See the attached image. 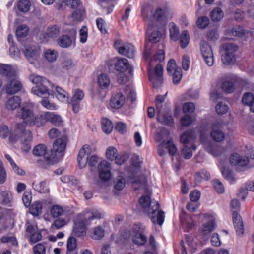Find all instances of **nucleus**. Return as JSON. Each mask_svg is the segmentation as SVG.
<instances>
[{
  "label": "nucleus",
  "mask_w": 254,
  "mask_h": 254,
  "mask_svg": "<svg viewBox=\"0 0 254 254\" xmlns=\"http://www.w3.org/2000/svg\"><path fill=\"white\" fill-rule=\"evenodd\" d=\"M14 132L11 133L9 137L10 143L17 142L19 138H21L22 144V150L24 152H28L31 149V142L32 135L30 131L25 129L24 123H17Z\"/></svg>",
  "instance_id": "f257e3e1"
},
{
  "label": "nucleus",
  "mask_w": 254,
  "mask_h": 254,
  "mask_svg": "<svg viewBox=\"0 0 254 254\" xmlns=\"http://www.w3.org/2000/svg\"><path fill=\"white\" fill-rule=\"evenodd\" d=\"M101 218V213L96 210L87 211L84 214V218L74 224L72 234L76 237H82L86 235V226L90 224L91 220Z\"/></svg>",
  "instance_id": "f03ea898"
},
{
  "label": "nucleus",
  "mask_w": 254,
  "mask_h": 254,
  "mask_svg": "<svg viewBox=\"0 0 254 254\" xmlns=\"http://www.w3.org/2000/svg\"><path fill=\"white\" fill-rule=\"evenodd\" d=\"M2 74L7 76L9 80L5 87L6 92L8 94L13 95L21 90L22 85L17 79L15 71L12 70L11 66H4Z\"/></svg>",
  "instance_id": "7ed1b4c3"
},
{
  "label": "nucleus",
  "mask_w": 254,
  "mask_h": 254,
  "mask_svg": "<svg viewBox=\"0 0 254 254\" xmlns=\"http://www.w3.org/2000/svg\"><path fill=\"white\" fill-rule=\"evenodd\" d=\"M92 150L91 146L84 145L79 151L77 157V161L79 167L84 168L88 163L90 166H94L99 161V158L96 155H91Z\"/></svg>",
  "instance_id": "20e7f679"
},
{
  "label": "nucleus",
  "mask_w": 254,
  "mask_h": 254,
  "mask_svg": "<svg viewBox=\"0 0 254 254\" xmlns=\"http://www.w3.org/2000/svg\"><path fill=\"white\" fill-rule=\"evenodd\" d=\"M29 79L33 84H36L31 90L34 94L40 97L50 95L48 87L50 86L51 83L48 79L35 74L30 75Z\"/></svg>",
  "instance_id": "39448f33"
},
{
  "label": "nucleus",
  "mask_w": 254,
  "mask_h": 254,
  "mask_svg": "<svg viewBox=\"0 0 254 254\" xmlns=\"http://www.w3.org/2000/svg\"><path fill=\"white\" fill-rule=\"evenodd\" d=\"M147 34L148 41L145 44L144 51V57L145 58H148L151 54V49L153 46L152 43H156L159 42L162 37V34L159 30L154 29V26L150 24L147 29Z\"/></svg>",
  "instance_id": "423d86ee"
},
{
  "label": "nucleus",
  "mask_w": 254,
  "mask_h": 254,
  "mask_svg": "<svg viewBox=\"0 0 254 254\" xmlns=\"http://www.w3.org/2000/svg\"><path fill=\"white\" fill-rule=\"evenodd\" d=\"M18 116L24 120V122L22 123L25 124V127L26 124L35 125L37 127L42 125V123L39 122L40 121V117H36L33 111L27 107H23L20 109L18 112Z\"/></svg>",
  "instance_id": "0eeeda50"
},
{
  "label": "nucleus",
  "mask_w": 254,
  "mask_h": 254,
  "mask_svg": "<svg viewBox=\"0 0 254 254\" xmlns=\"http://www.w3.org/2000/svg\"><path fill=\"white\" fill-rule=\"evenodd\" d=\"M163 66L159 63L156 65L154 71L148 68V74L149 80L152 83L154 88H158L163 84Z\"/></svg>",
  "instance_id": "6e6552de"
},
{
  "label": "nucleus",
  "mask_w": 254,
  "mask_h": 254,
  "mask_svg": "<svg viewBox=\"0 0 254 254\" xmlns=\"http://www.w3.org/2000/svg\"><path fill=\"white\" fill-rule=\"evenodd\" d=\"M159 206L158 202L155 203L145 213L148 215L153 223L157 224L161 226L164 222L165 215L164 212L159 209Z\"/></svg>",
  "instance_id": "1a4fd4ad"
},
{
  "label": "nucleus",
  "mask_w": 254,
  "mask_h": 254,
  "mask_svg": "<svg viewBox=\"0 0 254 254\" xmlns=\"http://www.w3.org/2000/svg\"><path fill=\"white\" fill-rule=\"evenodd\" d=\"M132 241L137 245H143L147 241L146 237L143 234L144 227L141 224H134L132 229Z\"/></svg>",
  "instance_id": "9d476101"
},
{
  "label": "nucleus",
  "mask_w": 254,
  "mask_h": 254,
  "mask_svg": "<svg viewBox=\"0 0 254 254\" xmlns=\"http://www.w3.org/2000/svg\"><path fill=\"white\" fill-rule=\"evenodd\" d=\"M200 50L207 65L209 66H212L213 64L214 59L211 46L207 42L203 41L200 43Z\"/></svg>",
  "instance_id": "9b49d317"
},
{
  "label": "nucleus",
  "mask_w": 254,
  "mask_h": 254,
  "mask_svg": "<svg viewBox=\"0 0 254 254\" xmlns=\"http://www.w3.org/2000/svg\"><path fill=\"white\" fill-rule=\"evenodd\" d=\"M99 177L102 181L106 182L111 178V164L107 161H101L98 166Z\"/></svg>",
  "instance_id": "f8f14e48"
},
{
  "label": "nucleus",
  "mask_w": 254,
  "mask_h": 254,
  "mask_svg": "<svg viewBox=\"0 0 254 254\" xmlns=\"http://www.w3.org/2000/svg\"><path fill=\"white\" fill-rule=\"evenodd\" d=\"M47 148L45 145L43 144H39L35 146L33 150V153L36 156H43L44 160L48 163H50L53 161L54 159L56 157V154H51L49 155L47 153Z\"/></svg>",
  "instance_id": "ddd939ff"
},
{
  "label": "nucleus",
  "mask_w": 254,
  "mask_h": 254,
  "mask_svg": "<svg viewBox=\"0 0 254 254\" xmlns=\"http://www.w3.org/2000/svg\"><path fill=\"white\" fill-rule=\"evenodd\" d=\"M195 138V135L192 130H187L180 136V142L184 145L191 146L193 150H195L196 146L194 143Z\"/></svg>",
  "instance_id": "4468645a"
},
{
  "label": "nucleus",
  "mask_w": 254,
  "mask_h": 254,
  "mask_svg": "<svg viewBox=\"0 0 254 254\" xmlns=\"http://www.w3.org/2000/svg\"><path fill=\"white\" fill-rule=\"evenodd\" d=\"M248 157L254 159V150L252 151V154ZM230 162L232 165L241 167L247 164L248 159V157H242L237 153H234L230 157Z\"/></svg>",
  "instance_id": "2eb2a0df"
},
{
  "label": "nucleus",
  "mask_w": 254,
  "mask_h": 254,
  "mask_svg": "<svg viewBox=\"0 0 254 254\" xmlns=\"http://www.w3.org/2000/svg\"><path fill=\"white\" fill-rule=\"evenodd\" d=\"M76 32L74 29L72 32L71 37L67 35H62L58 39L59 45L64 48L70 47L73 43L75 45Z\"/></svg>",
  "instance_id": "dca6fc26"
},
{
  "label": "nucleus",
  "mask_w": 254,
  "mask_h": 254,
  "mask_svg": "<svg viewBox=\"0 0 254 254\" xmlns=\"http://www.w3.org/2000/svg\"><path fill=\"white\" fill-rule=\"evenodd\" d=\"M222 125L219 122H216L212 125L211 137L216 142H221L225 138L224 133L221 130Z\"/></svg>",
  "instance_id": "f3484780"
},
{
  "label": "nucleus",
  "mask_w": 254,
  "mask_h": 254,
  "mask_svg": "<svg viewBox=\"0 0 254 254\" xmlns=\"http://www.w3.org/2000/svg\"><path fill=\"white\" fill-rule=\"evenodd\" d=\"M67 141V136L66 135H63L61 138H59L56 139L53 143V149H51V153L54 155L56 153H62L63 152L66 147V143ZM55 158H58L56 155Z\"/></svg>",
  "instance_id": "a211bd4d"
},
{
  "label": "nucleus",
  "mask_w": 254,
  "mask_h": 254,
  "mask_svg": "<svg viewBox=\"0 0 254 254\" xmlns=\"http://www.w3.org/2000/svg\"><path fill=\"white\" fill-rule=\"evenodd\" d=\"M40 120H44L47 122H49L55 126H60L63 124V120L61 117L53 112H47L41 116Z\"/></svg>",
  "instance_id": "6ab92c4d"
},
{
  "label": "nucleus",
  "mask_w": 254,
  "mask_h": 254,
  "mask_svg": "<svg viewBox=\"0 0 254 254\" xmlns=\"http://www.w3.org/2000/svg\"><path fill=\"white\" fill-rule=\"evenodd\" d=\"M232 219L237 234L242 235L244 231L243 223L241 217L236 211H233Z\"/></svg>",
  "instance_id": "aec40b11"
},
{
  "label": "nucleus",
  "mask_w": 254,
  "mask_h": 254,
  "mask_svg": "<svg viewBox=\"0 0 254 254\" xmlns=\"http://www.w3.org/2000/svg\"><path fill=\"white\" fill-rule=\"evenodd\" d=\"M125 98L121 93L113 94L110 99V104L112 108L120 109L125 103Z\"/></svg>",
  "instance_id": "412c9836"
},
{
  "label": "nucleus",
  "mask_w": 254,
  "mask_h": 254,
  "mask_svg": "<svg viewBox=\"0 0 254 254\" xmlns=\"http://www.w3.org/2000/svg\"><path fill=\"white\" fill-rule=\"evenodd\" d=\"M115 66L116 69L117 71H120V72H125L128 70L129 73L131 74L133 72V68L130 67L128 60L125 58L119 59L116 62Z\"/></svg>",
  "instance_id": "4be33fe9"
},
{
  "label": "nucleus",
  "mask_w": 254,
  "mask_h": 254,
  "mask_svg": "<svg viewBox=\"0 0 254 254\" xmlns=\"http://www.w3.org/2000/svg\"><path fill=\"white\" fill-rule=\"evenodd\" d=\"M231 33L234 36L241 38H248L252 36V32L250 31H245L243 28L239 25L234 26L231 30Z\"/></svg>",
  "instance_id": "5701e85b"
},
{
  "label": "nucleus",
  "mask_w": 254,
  "mask_h": 254,
  "mask_svg": "<svg viewBox=\"0 0 254 254\" xmlns=\"http://www.w3.org/2000/svg\"><path fill=\"white\" fill-rule=\"evenodd\" d=\"M120 54L123 55L129 58L134 57V46L130 43H124L123 48H120Z\"/></svg>",
  "instance_id": "b1692460"
},
{
  "label": "nucleus",
  "mask_w": 254,
  "mask_h": 254,
  "mask_svg": "<svg viewBox=\"0 0 254 254\" xmlns=\"http://www.w3.org/2000/svg\"><path fill=\"white\" fill-rule=\"evenodd\" d=\"M139 203L143 209L144 213L149 211L151 208L152 205H154L155 203H158V202L151 201L150 197L146 195L142 196L139 200Z\"/></svg>",
  "instance_id": "393cba45"
},
{
  "label": "nucleus",
  "mask_w": 254,
  "mask_h": 254,
  "mask_svg": "<svg viewBox=\"0 0 254 254\" xmlns=\"http://www.w3.org/2000/svg\"><path fill=\"white\" fill-rule=\"evenodd\" d=\"M24 53L30 63L32 64L35 63L38 56V53L34 47H27L24 51Z\"/></svg>",
  "instance_id": "a878e982"
},
{
  "label": "nucleus",
  "mask_w": 254,
  "mask_h": 254,
  "mask_svg": "<svg viewBox=\"0 0 254 254\" xmlns=\"http://www.w3.org/2000/svg\"><path fill=\"white\" fill-rule=\"evenodd\" d=\"M21 103V99L18 96H14L8 99L5 107L9 110H13L18 107Z\"/></svg>",
  "instance_id": "bb28decb"
},
{
  "label": "nucleus",
  "mask_w": 254,
  "mask_h": 254,
  "mask_svg": "<svg viewBox=\"0 0 254 254\" xmlns=\"http://www.w3.org/2000/svg\"><path fill=\"white\" fill-rule=\"evenodd\" d=\"M169 13L167 9L157 8L153 14V16L157 21H163L167 18Z\"/></svg>",
  "instance_id": "cd10ccee"
},
{
  "label": "nucleus",
  "mask_w": 254,
  "mask_h": 254,
  "mask_svg": "<svg viewBox=\"0 0 254 254\" xmlns=\"http://www.w3.org/2000/svg\"><path fill=\"white\" fill-rule=\"evenodd\" d=\"M105 230L101 226H98L93 228L91 237L94 240H100L104 237Z\"/></svg>",
  "instance_id": "c85d7f7f"
},
{
  "label": "nucleus",
  "mask_w": 254,
  "mask_h": 254,
  "mask_svg": "<svg viewBox=\"0 0 254 254\" xmlns=\"http://www.w3.org/2000/svg\"><path fill=\"white\" fill-rule=\"evenodd\" d=\"M169 27L171 39L174 41H177L179 39L180 35L178 27L174 22L169 23Z\"/></svg>",
  "instance_id": "c756f323"
},
{
  "label": "nucleus",
  "mask_w": 254,
  "mask_h": 254,
  "mask_svg": "<svg viewBox=\"0 0 254 254\" xmlns=\"http://www.w3.org/2000/svg\"><path fill=\"white\" fill-rule=\"evenodd\" d=\"M205 147L208 152L215 157L219 156L224 150L223 148L212 145L210 143L206 144Z\"/></svg>",
  "instance_id": "7c9ffc66"
},
{
  "label": "nucleus",
  "mask_w": 254,
  "mask_h": 254,
  "mask_svg": "<svg viewBox=\"0 0 254 254\" xmlns=\"http://www.w3.org/2000/svg\"><path fill=\"white\" fill-rule=\"evenodd\" d=\"M60 34V27L57 25H53L48 28L45 33L43 34L44 38L46 39L45 36L50 38H56Z\"/></svg>",
  "instance_id": "2f4dec72"
},
{
  "label": "nucleus",
  "mask_w": 254,
  "mask_h": 254,
  "mask_svg": "<svg viewBox=\"0 0 254 254\" xmlns=\"http://www.w3.org/2000/svg\"><path fill=\"white\" fill-rule=\"evenodd\" d=\"M50 86L55 89L56 96L59 100L64 101L66 98H68V94L62 88L52 84H51Z\"/></svg>",
  "instance_id": "473e14b6"
},
{
  "label": "nucleus",
  "mask_w": 254,
  "mask_h": 254,
  "mask_svg": "<svg viewBox=\"0 0 254 254\" xmlns=\"http://www.w3.org/2000/svg\"><path fill=\"white\" fill-rule=\"evenodd\" d=\"M102 128L106 134L110 133L113 128L112 122L107 118H102L101 120Z\"/></svg>",
  "instance_id": "72a5a7b5"
},
{
  "label": "nucleus",
  "mask_w": 254,
  "mask_h": 254,
  "mask_svg": "<svg viewBox=\"0 0 254 254\" xmlns=\"http://www.w3.org/2000/svg\"><path fill=\"white\" fill-rule=\"evenodd\" d=\"M210 16L213 21H220L224 16L223 11L220 8L217 7L211 11Z\"/></svg>",
  "instance_id": "f704fd0d"
},
{
  "label": "nucleus",
  "mask_w": 254,
  "mask_h": 254,
  "mask_svg": "<svg viewBox=\"0 0 254 254\" xmlns=\"http://www.w3.org/2000/svg\"><path fill=\"white\" fill-rule=\"evenodd\" d=\"M157 120L161 124L169 126H172L174 124L172 117L168 114L163 113L160 116L157 117Z\"/></svg>",
  "instance_id": "c9c22d12"
},
{
  "label": "nucleus",
  "mask_w": 254,
  "mask_h": 254,
  "mask_svg": "<svg viewBox=\"0 0 254 254\" xmlns=\"http://www.w3.org/2000/svg\"><path fill=\"white\" fill-rule=\"evenodd\" d=\"M33 188L40 193H46L49 191V189L46 186V182L41 181L39 182H34L32 184Z\"/></svg>",
  "instance_id": "e433bc0d"
},
{
  "label": "nucleus",
  "mask_w": 254,
  "mask_h": 254,
  "mask_svg": "<svg viewBox=\"0 0 254 254\" xmlns=\"http://www.w3.org/2000/svg\"><path fill=\"white\" fill-rule=\"evenodd\" d=\"M84 13V9L82 7L80 6L78 8L74 11L71 15V17L73 21H81L83 19Z\"/></svg>",
  "instance_id": "4c0bfd02"
},
{
  "label": "nucleus",
  "mask_w": 254,
  "mask_h": 254,
  "mask_svg": "<svg viewBox=\"0 0 254 254\" xmlns=\"http://www.w3.org/2000/svg\"><path fill=\"white\" fill-rule=\"evenodd\" d=\"M153 10V7L149 4H145L143 5L141 13L144 19L148 20L152 15Z\"/></svg>",
  "instance_id": "58836bf2"
},
{
  "label": "nucleus",
  "mask_w": 254,
  "mask_h": 254,
  "mask_svg": "<svg viewBox=\"0 0 254 254\" xmlns=\"http://www.w3.org/2000/svg\"><path fill=\"white\" fill-rule=\"evenodd\" d=\"M98 83L99 86L101 88L108 87L110 84V80L107 74L104 73L101 74L98 76Z\"/></svg>",
  "instance_id": "ea45409f"
},
{
  "label": "nucleus",
  "mask_w": 254,
  "mask_h": 254,
  "mask_svg": "<svg viewBox=\"0 0 254 254\" xmlns=\"http://www.w3.org/2000/svg\"><path fill=\"white\" fill-rule=\"evenodd\" d=\"M179 38H180V46L182 48H185L187 46L190 41V36L188 31L184 30Z\"/></svg>",
  "instance_id": "a19ab883"
},
{
  "label": "nucleus",
  "mask_w": 254,
  "mask_h": 254,
  "mask_svg": "<svg viewBox=\"0 0 254 254\" xmlns=\"http://www.w3.org/2000/svg\"><path fill=\"white\" fill-rule=\"evenodd\" d=\"M5 158L8 161V162L10 163L11 167L12 168L13 171L18 175H23L25 174L24 171L20 168L14 162V161L12 160L10 156L8 154H5Z\"/></svg>",
  "instance_id": "79ce46f5"
},
{
  "label": "nucleus",
  "mask_w": 254,
  "mask_h": 254,
  "mask_svg": "<svg viewBox=\"0 0 254 254\" xmlns=\"http://www.w3.org/2000/svg\"><path fill=\"white\" fill-rule=\"evenodd\" d=\"M222 90L226 93L229 94L233 92L235 90L233 83L230 81H225L221 86Z\"/></svg>",
  "instance_id": "37998d69"
},
{
  "label": "nucleus",
  "mask_w": 254,
  "mask_h": 254,
  "mask_svg": "<svg viewBox=\"0 0 254 254\" xmlns=\"http://www.w3.org/2000/svg\"><path fill=\"white\" fill-rule=\"evenodd\" d=\"M221 173L223 177L231 183L235 181V179L232 172L227 168L223 167L221 169Z\"/></svg>",
  "instance_id": "c03bdc74"
},
{
  "label": "nucleus",
  "mask_w": 254,
  "mask_h": 254,
  "mask_svg": "<svg viewBox=\"0 0 254 254\" xmlns=\"http://www.w3.org/2000/svg\"><path fill=\"white\" fill-rule=\"evenodd\" d=\"M210 179V173L205 170L197 172L195 175V179L197 182H201L202 179L208 180Z\"/></svg>",
  "instance_id": "a18cd8bd"
},
{
  "label": "nucleus",
  "mask_w": 254,
  "mask_h": 254,
  "mask_svg": "<svg viewBox=\"0 0 254 254\" xmlns=\"http://www.w3.org/2000/svg\"><path fill=\"white\" fill-rule=\"evenodd\" d=\"M50 214L53 218L61 216L64 213L63 208L60 205H53L50 209Z\"/></svg>",
  "instance_id": "49530a36"
},
{
  "label": "nucleus",
  "mask_w": 254,
  "mask_h": 254,
  "mask_svg": "<svg viewBox=\"0 0 254 254\" xmlns=\"http://www.w3.org/2000/svg\"><path fill=\"white\" fill-rule=\"evenodd\" d=\"M172 75L173 83L176 85L181 81L182 77V72L180 68H176L175 70L170 74Z\"/></svg>",
  "instance_id": "de8ad7c7"
},
{
  "label": "nucleus",
  "mask_w": 254,
  "mask_h": 254,
  "mask_svg": "<svg viewBox=\"0 0 254 254\" xmlns=\"http://www.w3.org/2000/svg\"><path fill=\"white\" fill-rule=\"evenodd\" d=\"M57 56L58 52L54 50L47 49L45 52V58L50 62L55 61Z\"/></svg>",
  "instance_id": "09e8293b"
},
{
  "label": "nucleus",
  "mask_w": 254,
  "mask_h": 254,
  "mask_svg": "<svg viewBox=\"0 0 254 254\" xmlns=\"http://www.w3.org/2000/svg\"><path fill=\"white\" fill-rule=\"evenodd\" d=\"M42 209L41 203L37 202L32 204L30 208V212L33 216H38L41 213Z\"/></svg>",
  "instance_id": "8fccbe9b"
},
{
  "label": "nucleus",
  "mask_w": 254,
  "mask_h": 254,
  "mask_svg": "<svg viewBox=\"0 0 254 254\" xmlns=\"http://www.w3.org/2000/svg\"><path fill=\"white\" fill-rule=\"evenodd\" d=\"M29 29L27 25H22L19 26L16 31V35L17 37L23 38L28 34Z\"/></svg>",
  "instance_id": "3c124183"
},
{
  "label": "nucleus",
  "mask_w": 254,
  "mask_h": 254,
  "mask_svg": "<svg viewBox=\"0 0 254 254\" xmlns=\"http://www.w3.org/2000/svg\"><path fill=\"white\" fill-rule=\"evenodd\" d=\"M209 23V19L207 16H201L199 17L196 21L197 26L201 29L206 28Z\"/></svg>",
  "instance_id": "603ef678"
},
{
  "label": "nucleus",
  "mask_w": 254,
  "mask_h": 254,
  "mask_svg": "<svg viewBox=\"0 0 254 254\" xmlns=\"http://www.w3.org/2000/svg\"><path fill=\"white\" fill-rule=\"evenodd\" d=\"M30 2L28 0H20L18 3V8L22 12H25L29 10Z\"/></svg>",
  "instance_id": "864d4df0"
},
{
  "label": "nucleus",
  "mask_w": 254,
  "mask_h": 254,
  "mask_svg": "<svg viewBox=\"0 0 254 254\" xmlns=\"http://www.w3.org/2000/svg\"><path fill=\"white\" fill-rule=\"evenodd\" d=\"M192 150L191 146L183 145L181 150L183 157L186 159H190L192 156Z\"/></svg>",
  "instance_id": "5fc2aeb1"
},
{
  "label": "nucleus",
  "mask_w": 254,
  "mask_h": 254,
  "mask_svg": "<svg viewBox=\"0 0 254 254\" xmlns=\"http://www.w3.org/2000/svg\"><path fill=\"white\" fill-rule=\"evenodd\" d=\"M216 191L218 193H223L224 192V187L222 182L218 179H215L212 182Z\"/></svg>",
  "instance_id": "6e6d98bb"
},
{
  "label": "nucleus",
  "mask_w": 254,
  "mask_h": 254,
  "mask_svg": "<svg viewBox=\"0 0 254 254\" xmlns=\"http://www.w3.org/2000/svg\"><path fill=\"white\" fill-rule=\"evenodd\" d=\"M117 150L113 146L108 147L106 150V157L109 160H114V159L117 157Z\"/></svg>",
  "instance_id": "4d7b16f0"
},
{
  "label": "nucleus",
  "mask_w": 254,
  "mask_h": 254,
  "mask_svg": "<svg viewBox=\"0 0 254 254\" xmlns=\"http://www.w3.org/2000/svg\"><path fill=\"white\" fill-rule=\"evenodd\" d=\"M235 60L234 54L225 53V54L222 56V61L224 64L226 65L230 64L233 63Z\"/></svg>",
  "instance_id": "13d9d810"
},
{
  "label": "nucleus",
  "mask_w": 254,
  "mask_h": 254,
  "mask_svg": "<svg viewBox=\"0 0 254 254\" xmlns=\"http://www.w3.org/2000/svg\"><path fill=\"white\" fill-rule=\"evenodd\" d=\"M215 108L217 114L220 115L225 114L228 110L227 105L223 102H219L216 105Z\"/></svg>",
  "instance_id": "bf43d9fd"
},
{
  "label": "nucleus",
  "mask_w": 254,
  "mask_h": 254,
  "mask_svg": "<svg viewBox=\"0 0 254 254\" xmlns=\"http://www.w3.org/2000/svg\"><path fill=\"white\" fill-rule=\"evenodd\" d=\"M114 188L117 190H122L125 186V180L121 176L117 177L114 181Z\"/></svg>",
  "instance_id": "052dcab7"
},
{
  "label": "nucleus",
  "mask_w": 254,
  "mask_h": 254,
  "mask_svg": "<svg viewBox=\"0 0 254 254\" xmlns=\"http://www.w3.org/2000/svg\"><path fill=\"white\" fill-rule=\"evenodd\" d=\"M215 229L214 223L213 221H209L204 225L202 233L203 235H206L213 231Z\"/></svg>",
  "instance_id": "680f3d73"
},
{
  "label": "nucleus",
  "mask_w": 254,
  "mask_h": 254,
  "mask_svg": "<svg viewBox=\"0 0 254 254\" xmlns=\"http://www.w3.org/2000/svg\"><path fill=\"white\" fill-rule=\"evenodd\" d=\"M77 242L73 237L68 238L67 242V251H77Z\"/></svg>",
  "instance_id": "e2e57ef3"
},
{
  "label": "nucleus",
  "mask_w": 254,
  "mask_h": 254,
  "mask_svg": "<svg viewBox=\"0 0 254 254\" xmlns=\"http://www.w3.org/2000/svg\"><path fill=\"white\" fill-rule=\"evenodd\" d=\"M254 101V96L250 92L246 93L244 94L242 101L245 105L249 106Z\"/></svg>",
  "instance_id": "0e129e2a"
},
{
  "label": "nucleus",
  "mask_w": 254,
  "mask_h": 254,
  "mask_svg": "<svg viewBox=\"0 0 254 254\" xmlns=\"http://www.w3.org/2000/svg\"><path fill=\"white\" fill-rule=\"evenodd\" d=\"M66 224L67 222L65 219L59 218L54 221L51 227L52 228H55L56 229H59L64 226Z\"/></svg>",
  "instance_id": "69168bd1"
},
{
  "label": "nucleus",
  "mask_w": 254,
  "mask_h": 254,
  "mask_svg": "<svg viewBox=\"0 0 254 254\" xmlns=\"http://www.w3.org/2000/svg\"><path fill=\"white\" fill-rule=\"evenodd\" d=\"M84 97L83 91L79 89L75 90L74 95L71 98L73 101L79 102L81 101Z\"/></svg>",
  "instance_id": "338daca9"
},
{
  "label": "nucleus",
  "mask_w": 254,
  "mask_h": 254,
  "mask_svg": "<svg viewBox=\"0 0 254 254\" xmlns=\"http://www.w3.org/2000/svg\"><path fill=\"white\" fill-rule=\"evenodd\" d=\"M34 254H45V247L42 243H38L33 248Z\"/></svg>",
  "instance_id": "774afa93"
}]
</instances>
